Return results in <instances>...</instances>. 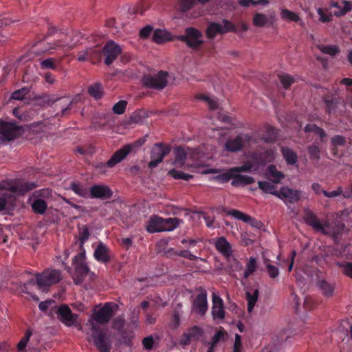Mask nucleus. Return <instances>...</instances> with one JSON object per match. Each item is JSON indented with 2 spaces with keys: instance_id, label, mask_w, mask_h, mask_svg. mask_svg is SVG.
<instances>
[{
  "instance_id": "f257e3e1",
  "label": "nucleus",
  "mask_w": 352,
  "mask_h": 352,
  "mask_svg": "<svg viewBox=\"0 0 352 352\" xmlns=\"http://www.w3.org/2000/svg\"><path fill=\"white\" fill-rule=\"evenodd\" d=\"M36 186L34 182L6 180L0 182V211L5 208L7 202L13 195L23 194Z\"/></svg>"
},
{
  "instance_id": "f03ea898",
  "label": "nucleus",
  "mask_w": 352,
  "mask_h": 352,
  "mask_svg": "<svg viewBox=\"0 0 352 352\" xmlns=\"http://www.w3.org/2000/svg\"><path fill=\"white\" fill-rule=\"evenodd\" d=\"M183 221L175 217L164 219L152 215L146 223V230L149 233L170 232L176 229Z\"/></svg>"
},
{
  "instance_id": "7ed1b4c3",
  "label": "nucleus",
  "mask_w": 352,
  "mask_h": 352,
  "mask_svg": "<svg viewBox=\"0 0 352 352\" xmlns=\"http://www.w3.org/2000/svg\"><path fill=\"white\" fill-rule=\"evenodd\" d=\"M304 219L306 223L311 226L316 231L336 238L344 228V225H331L329 222L322 223L311 210H305Z\"/></svg>"
},
{
  "instance_id": "20e7f679",
  "label": "nucleus",
  "mask_w": 352,
  "mask_h": 352,
  "mask_svg": "<svg viewBox=\"0 0 352 352\" xmlns=\"http://www.w3.org/2000/svg\"><path fill=\"white\" fill-rule=\"evenodd\" d=\"M51 199L52 190L45 188L35 191L30 197L29 201L35 213L43 214L45 212L47 203Z\"/></svg>"
},
{
  "instance_id": "39448f33",
  "label": "nucleus",
  "mask_w": 352,
  "mask_h": 352,
  "mask_svg": "<svg viewBox=\"0 0 352 352\" xmlns=\"http://www.w3.org/2000/svg\"><path fill=\"white\" fill-rule=\"evenodd\" d=\"M61 279V272L54 269H47L36 274L38 288L42 292H47L52 285L58 283Z\"/></svg>"
},
{
  "instance_id": "423d86ee",
  "label": "nucleus",
  "mask_w": 352,
  "mask_h": 352,
  "mask_svg": "<svg viewBox=\"0 0 352 352\" xmlns=\"http://www.w3.org/2000/svg\"><path fill=\"white\" fill-rule=\"evenodd\" d=\"M73 265L74 267V271L71 272L70 268H69V272L74 283L76 284H80L84 280L85 277L89 272V268L85 263V250L74 256L73 258Z\"/></svg>"
},
{
  "instance_id": "0eeeda50",
  "label": "nucleus",
  "mask_w": 352,
  "mask_h": 352,
  "mask_svg": "<svg viewBox=\"0 0 352 352\" xmlns=\"http://www.w3.org/2000/svg\"><path fill=\"white\" fill-rule=\"evenodd\" d=\"M179 39L192 50L199 49L204 43L202 33L191 27L186 29L184 34L180 36Z\"/></svg>"
},
{
  "instance_id": "6e6552de",
  "label": "nucleus",
  "mask_w": 352,
  "mask_h": 352,
  "mask_svg": "<svg viewBox=\"0 0 352 352\" xmlns=\"http://www.w3.org/2000/svg\"><path fill=\"white\" fill-rule=\"evenodd\" d=\"M235 30V26L229 21L223 19L221 23H209L206 30L208 38L213 39L218 34H223Z\"/></svg>"
},
{
  "instance_id": "1a4fd4ad",
  "label": "nucleus",
  "mask_w": 352,
  "mask_h": 352,
  "mask_svg": "<svg viewBox=\"0 0 352 352\" xmlns=\"http://www.w3.org/2000/svg\"><path fill=\"white\" fill-rule=\"evenodd\" d=\"M21 126L13 122H7L0 120V141H10L23 133Z\"/></svg>"
},
{
  "instance_id": "9d476101",
  "label": "nucleus",
  "mask_w": 352,
  "mask_h": 352,
  "mask_svg": "<svg viewBox=\"0 0 352 352\" xmlns=\"http://www.w3.org/2000/svg\"><path fill=\"white\" fill-rule=\"evenodd\" d=\"M168 72L160 71L155 75H146L142 78L143 85L148 88L155 89H164L168 83Z\"/></svg>"
},
{
  "instance_id": "9b49d317",
  "label": "nucleus",
  "mask_w": 352,
  "mask_h": 352,
  "mask_svg": "<svg viewBox=\"0 0 352 352\" xmlns=\"http://www.w3.org/2000/svg\"><path fill=\"white\" fill-rule=\"evenodd\" d=\"M111 312V307L109 304L95 309L93 316L88 321V323L91 325V331H96V329H97L96 322L100 324L107 322L112 316Z\"/></svg>"
},
{
  "instance_id": "f8f14e48",
  "label": "nucleus",
  "mask_w": 352,
  "mask_h": 352,
  "mask_svg": "<svg viewBox=\"0 0 352 352\" xmlns=\"http://www.w3.org/2000/svg\"><path fill=\"white\" fill-rule=\"evenodd\" d=\"M91 338L94 344L101 352L110 351L111 341L104 332L96 329V331H92Z\"/></svg>"
},
{
  "instance_id": "ddd939ff",
  "label": "nucleus",
  "mask_w": 352,
  "mask_h": 352,
  "mask_svg": "<svg viewBox=\"0 0 352 352\" xmlns=\"http://www.w3.org/2000/svg\"><path fill=\"white\" fill-rule=\"evenodd\" d=\"M275 196L285 203H295L300 200L301 191L283 186L275 193Z\"/></svg>"
},
{
  "instance_id": "4468645a",
  "label": "nucleus",
  "mask_w": 352,
  "mask_h": 352,
  "mask_svg": "<svg viewBox=\"0 0 352 352\" xmlns=\"http://www.w3.org/2000/svg\"><path fill=\"white\" fill-rule=\"evenodd\" d=\"M250 140L251 138L248 135L241 134L228 140L226 142L225 148L228 151L236 152L245 146Z\"/></svg>"
},
{
  "instance_id": "2eb2a0df",
  "label": "nucleus",
  "mask_w": 352,
  "mask_h": 352,
  "mask_svg": "<svg viewBox=\"0 0 352 352\" xmlns=\"http://www.w3.org/2000/svg\"><path fill=\"white\" fill-rule=\"evenodd\" d=\"M170 150L168 147L162 144H155L152 148L151 161L148 166L151 168L156 167L162 162L164 157L169 153Z\"/></svg>"
},
{
  "instance_id": "dca6fc26",
  "label": "nucleus",
  "mask_w": 352,
  "mask_h": 352,
  "mask_svg": "<svg viewBox=\"0 0 352 352\" xmlns=\"http://www.w3.org/2000/svg\"><path fill=\"white\" fill-rule=\"evenodd\" d=\"M122 52L120 47L112 41H108L103 47V53L105 56L104 63L109 65Z\"/></svg>"
},
{
  "instance_id": "f3484780",
  "label": "nucleus",
  "mask_w": 352,
  "mask_h": 352,
  "mask_svg": "<svg viewBox=\"0 0 352 352\" xmlns=\"http://www.w3.org/2000/svg\"><path fill=\"white\" fill-rule=\"evenodd\" d=\"M192 310L197 314L203 316L208 310L207 292L201 290L195 298Z\"/></svg>"
},
{
  "instance_id": "a211bd4d",
  "label": "nucleus",
  "mask_w": 352,
  "mask_h": 352,
  "mask_svg": "<svg viewBox=\"0 0 352 352\" xmlns=\"http://www.w3.org/2000/svg\"><path fill=\"white\" fill-rule=\"evenodd\" d=\"M213 245H214L217 252L221 254L225 258L234 254V250L232 245L223 236L216 238L213 239Z\"/></svg>"
},
{
  "instance_id": "6ab92c4d",
  "label": "nucleus",
  "mask_w": 352,
  "mask_h": 352,
  "mask_svg": "<svg viewBox=\"0 0 352 352\" xmlns=\"http://www.w3.org/2000/svg\"><path fill=\"white\" fill-rule=\"evenodd\" d=\"M59 319L67 326L71 327L76 324L78 315L72 313L67 305H61L57 310Z\"/></svg>"
},
{
  "instance_id": "aec40b11",
  "label": "nucleus",
  "mask_w": 352,
  "mask_h": 352,
  "mask_svg": "<svg viewBox=\"0 0 352 352\" xmlns=\"http://www.w3.org/2000/svg\"><path fill=\"white\" fill-rule=\"evenodd\" d=\"M212 315L213 319L223 320L225 318V311L223 300L215 292L212 294Z\"/></svg>"
},
{
  "instance_id": "412c9836",
  "label": "nucleus",
  "mask_w": 352,
  "mask_h": 352,
  "mask_svg": "<svg viewBox=\"0 0 352 352\" xmlns=\"http://www.w3.org/2000/svg\"><path fill=\"white\" fill-rule=\"evenodd\" d=\"M251 168H252V165L249 164L243 165L240 167L232 168H230V169L226 170V172H224L221 174L217 175L214 177V179L217 180L219 182H227L229 180H230L231 179H233L234 175L235 173L250 171Z\"/></svg>"
},
{
  "instance_id": "4be33fe9",
  "label": "nucleus",
  "mask_w": 352,
  "mask_h": 352,
  "mask_svg": "<svg viewBox=\"0 0 352 352\" xmlns=\"http://www.w3.org/2000/svg\"><path fill=\"white\" fill-rule=\"evenodd\" d=\"M330 9H335L333 14L336 16L345 15L352 9L351 2L346 0H342L340 2H331L329 5Z\"/></svg>"
},
{
  "instance_id": "5701e85b",
  "label": "nucleus",
  "mask_w": 352,
  "mask_h": 352,
  "mask_svg": "<svg viewBox=\"0 0 352 352\" xmlns=\"http://www.w3.org/2000/svg\"><path fill=\"white\" fill-rule=\"evenodd\" d=\"M112 195V191L104 185H94L89 190V196L93 198L107 199Z\"/></svg>"
},
{
  "instance_id": "b1692460",
  "label": "nucleus",
  "mask_w": 352,
  "mask_h": 352,
  "mask_svg": "<svg viewBox=\"0 0 352 352\" xmlns=\"http://www.w3.org/2000/svg\"><path fill=\"white\" fill-rule=\"evenodd\" d=\"M132 147L130 145H126L117 151L107 162L109 167H113L115 165L123 160L126 155L131 151Z\"/></svg>"
},
{
  "instance_id": "393cba45",
  "label": "nucleus",
  "mask_w": 352,
  "mask_h": 352,
  "mask_svg": "<svg viewBox=\"0 0 352 352\" xmlns=\"http://www.w3.org/2000/svg\"><path fill=\"white\" fill-rule=\"evenodd\" d=\"M201 334V329L196 326L192 327L185 331L180 339L182 345L189 344L192 340L198 338Z\"/></svg>"
},
{
  "instance_id": "a878e982",
  "label": "nucleus",
  "mask_w": 352,
  "mask_h": 352,
  "mask_svg": "<svg viewBox=\"0 0 352 352\" xmlns=\"http://www.w3.org/2000/svg\"><path fill=\"white\" fill-rule=\"evenodd\" d=\"M274 21V16L268 17L266 14L261 12L254 14L252 19L253 25L258 28L272 25H273Z\"/></svg>"
},
{
  "instance_id": "bb28decb",
  "label": "nucleus",
  "mask_w": 352,
  "mask_h": 352,
  "mask_svg": "<svg viewBox=\"0 0 352 352\" xmlns=\"http://www.w3.org/2000/svg\"><path fill=\"white\" fill-rule=\"evenodd\" d=\"M280 16L283 20L286 21L287 22L293 21L296 23H299L300 25L302 26L304 25L305 24L304 22L300 19V17L298 15V14L288 9H281Z\"/></svg>"
},
{
  "instance_id": "cd10ccee",
  "label": "nucleus",
  "mask_w": 352,
  "mask_h": 352,
  "mask_svg": "<svg viewBox=\"0 0 352 352\" xmlns=\"http://www.w3.org/2000/svg\"><path fill=\"white\" fill-rule=\"evenodd\" d=\"M96 259L101 263H107L109 261V250L103 244H100L94 251Z\"/></svg>"
},
{
  "instance_id": "c85d7f7f",
  "label": "nucleus",
  "mask_w": 352,
  "mask_h": 352,
  "mask_svg": "<svg viewBox=\"0 0 352 352\" xmlns=\"http://www.w3.org/2000/svg\"><path fill=\"white\" fill-rule=\"evenodd\" d=\"M75 45L67 42V41H58L54 43H50V46L42 50V52H51L55 50H69L74 47Z\"/></svg>"
},
{
  "instance_id": "c756f323",
  "label": "nucleus",
  "mask_w": 352,
  "mask_h": 352,
  "mask_svg": "<svg viewBox=\"0 0 352 352\" xmlns=\"http://www.w3.org/2000/svg\"><path fill=\"white\" fill-rule=\"evenodd\" d=\"M254 182L253 177L248 175H240L239 173L234 175L231 184L232 186H246Z\"/></svg>"
},
{
  "instance_id": "7c9ffc66",
  "label": "nucleus",
  "mask_w": 352,
  "mask_h": 352,
  "mask_svg": "<svg viewBox=\"0 0 352 352\" xmlns=\"http://www.w3.org/2000/svg\"><path fill=\"white\" fill-rule=\"evenodd\" d=\"M228 263V266L230 272L233 276H235L236 272H241L243 269V266L241 263L236 258L234 254L225 258Z\"/></svg>"
},
{
  "instance_id": "2f4dec72",
  "label": "nucleus",
  "mask_w": 352,
  "mask_h": 352,
  "mask_svg": "<svg viewBox=\"0 0 352 352\" xmlns=\"http://www.w3.org/2000/svg\"><path fill=\"white\" fill-rule=\"evenodd\" d=\"M246 295L248 299V311L250 314L253 311L256 302L258 300V290L254 289L252 293L250 292H247Z\"/></svg>"
},
{
  "instance_id": "473e14b6",
  "label": "nucleus",
  "mask_w": 352,
  "mask_h": 352,
  "mask_svg": "<svg viewBox=\"0 0 352 352\" xmlns=\"http://www.w3.org/2000/svg\"><path fill=\"white\" fill-rule=\"evenodd\" d=\"M153 40L157 43H163L170 40V34L166 31L157 30L153 35Z\"/></svg>"
},
{
  "instance_id": "72a5a7b5",
  "label": "nucleus",
  "mask_w": 352,
  "mask_h": 352,
  "mask_svg": "<svg viewBox=\"0 0 352 352\" xmlns=\"http://www.w3.org/2000/svg\"><path fill=\"white\" fill-rule=\"evenodd\" d=\"M283 155L289 164H294L297 161V155L292 149L283 147L282 148Z\"/></svg>"
},
{
  "instance_id": "f704fd0d",
  "label": "nucleus",
  "mask_w": 352,
  "mask_h": 352,
  "mask_svg": "<svg viewBox=\"0 0 352 352\" xmlns=\"http://www.w3.org/2000/svg\"><path fill=\"white\" fill-rule=\"evenodd\" d=\"M71 189L78 195L87 198L89 197V190L84 186L78 184L73 183L71 185Z\"/></svg>"
},
{
  "instance_id": "c9c22d12",
  "label": "nucleus",
  "mask_w": 352,
  "mask_h": 352,
  "mask_svg": "<svg viewBox=\"0 0 352 352\" xmlns=\"http://www.w3.org/2000/svg\"><path fill=\"white\" fill-rule=\"evenodd\" d=\"M256 269V259L254 257H250L247 263L245 270L243 272V278H248Z\"/></svg>"
},
{
  "instance_id": "e433bc0d",
  "label": "nucleus",
  "mask_w": 352,
  "mask_h": 352,
  "mask_svg": "<svg viewBox=\"0 0 352 352\" xmlns=\"http://www.w3.org/2000/svg\"><path fill=\"white\" fill-rule=\"evenodd\" d=\"M258 185L259 188L264 192L270 193L275 196V193H277L278 192V190H276L274 182L272 183L270 182H258Z\"/></svg>"
},
{
  "instance_id": "4c0bfd02",
  "label": "nucleus",
  "mask_w": 352,
  "mask_h": 352,
  "mask_svg": "<svg viewBox=\"0 0 352 352\" xmlns=\"http://www.w3.org/2000/svg\"><path fill=\"white\" fill-rule=\"evenodd\" d=\"M88 92L96 99L100 98L103 94L102 85L99 83H94L89 87Z\"/></svg>"
},
{
  "instance_id": "58836bf2",
  "label": "nucleus",
  "mask_w": 352,
  "mask_h": 352,
  "mask_svg": "<svg viewBox=\"0 0 352 352\" xmlns=\"http://www.w3.org/2000/svg\"><path fill=\"white\" fill-rule=\"evenodd\" d=\"M268 171L270 177L273 179L274 183H279L280 180L284 177L283 173L280 171H278L276 167L273 165H271L268 167Z\"/></svg>"
},
{
  "instance_id": "ea45409f",
  "label": "nucleus",
  "mask_w": 352,
  "mask_h": 352,
  "mask_svg": "<svg viewBox=\"0 0 352 352\" xmlns=\"http://www.w3.org/2000/svg\"><path fill=\"white\" fill-rule=\"evenodd\" d=\"M317 13L319 15V21L322 23H327L333 20V12L329 13L327 10L318 8L317 9Z\"/></svg>"
},
{
  "instance_id": "a19ab883",
  "label": "nucleus",
  "mask_w": 352,
  "mask_h": 352,
  "mask_svg": "<svg viewBox=\"0 0 352 352\" xmlns=\"http://www.w3.org/2000/svg\"><path fill=\"white\" fill-rule=\"evenodd\" d=\"M168 175H170L172 177L175 179H183L185 181H188L191 178H192V175L184 173L182 171L177 170L175 169H173L168 171Z\"/></svg>"
},
{
  "instance_id": "79ce46f5",
  "label": "nucleus",
  "mask_w": 352,
  "mask_h": 352,
  "mask_svg": "<svg viewBox=\"0 0 352 352\" xmlns=\"http://www.w3.org/2000/svg\"><path fill=\"white\" fill-rule=\"evenodd\" d=\"M195 3V0H179V9L181 12H186L193 8Z\"/></svg>"
},
{
  "instance_id": "37998d69",
  "label": "nucleus",
  "mask_w": 352,
  "mask_h": 352,
  "mask_svg": "<svg viewBox=\"0 0 352 352\" xmlns=\"http://www.w3.org/2000/svg\"><path fill=\"white\" fill-rule=\"evenodd\" d=\"M278 79L285 89H288L294 82V78L287 74H280Z\"/></svg>"
},
{
  "instance_id": "c03bdc74",
  "label": "nucleus",
  "mask_w": 352,
  "mask_h": 352,
  "mask_svg": "<svg viewBox=\"0 0 352 352\" xmlns=\"http://www.w3.org/2000/svg\"><path fill=\"white\" fill-rule=\"evenodd\" d=\"M318 49L323 54L335 56L339 53V48L336 45H319Z\"/></svg>"
},
{
  "instance_id": "a18cd8bd",
  "label": "nucleus",
  "mask_w": 352,
  "mask_h": 352,
  "mask_svg": "<svg viewBox=\"0 0 352 352\" xmlns=\"http://www.w3.org/2000/svg\"><path fill=\"white\" fill-rule=\"evenodd\" d=\"M320 287L324 295H325L326 296H332L334 291V287L332 285L325 281H321L320 283Z\"/></svg>"
},
{
  "instance_id": "49530a36",
  "label": "nucleus",
  "mask_w": 352,
  "mask_h": 352,
  "mask_svg": "<svg viewBox=\"0 0 352 352\" xmlns=\"http://www.w3.org/2000/svg\"><path fill=\"white\" fill-rule=\"evenodd\" d=\"M28 89L24 87L14 91L12 94L11 98L15 100H22L25 98V96L28 94Z\"/></svg>"
},
{
  "instance_id": "de8ad7c7",
  "label": "nucleus",
  "mask_w": 352,
  "mask_h": 352,
  "mask_svg": "<svg viewBox=\"0 0 352 352\" xmlns=\"http://www.w3.org/2000/svg\"><path fill=\"white\" fill-rule=\"evenodd\" d=\"M186 158V153L184 148L178 147L175 149V165L181 164L182 162Z\"/></svg>"
},
{
  "instance_id": "09e8293b",
  "label": "nucleus",
  "mask_w": 352,
  "mask_h": 352,
  "mask_svg": "<svg viewBox=\"0 0 352 352\" xmlns=\"http://www.w3.org/2000/svg\"><path fill=\"white\" fill-rule=\"evenodd\" d=\"M40 65L43 69H56L55 60L52 58H47V59L41 60L40 62Z\"/></svg>"
},
{
  "instance_id": "8fccbe9b",
  "label": "nucleus",
  "mask_w": 352,
  "mask_h": 352,
  "mask_svg": "<svg viewBox=\"0 0 352 352\" xmlns=\"http://www.w3.org/2000/svg\"><path fill=\"white\" fill-rule=\"evenodd\" d=\"M180 313L178 311H175L172 317V320L169 326L173 329H176L180 324Z\"/></svg>"
},
{
  "instance_id": "3c124183",
  "label": "nucleus",
  "mask_w": 352,
  "mask_h": 352,
  "mask_svg": "<svg viewBox=\"0 0 352 352\" xmlns=\"http://www.w3.org/2000/svg\"><path fill=\"white\" fill-rule=\"evenodd\" d=\"M31 336H32L31 331L28 330L25 332V336L22 338V339L18 343L17 348L19 351H22L25 349Z\"/></svg>"
},
{
  "instance_id": "603ef678",
  "label": "nucleus",
  "mask_w": 352,
  "mask_h": 352,
  "mask_svg": "<svg viewBox=\"0 0 352 352\" xmlns=\"http://www.w3.org/2000/svg\"><path fill=\"white\" fill-rule=\"evenodd\" d=\"M126 107V102L124 100H120L114 104L113 107V111L116 114H122L124 112Z\"/></svg>"
},
{
  "instance_id": "864d4df0",
  "label": "nucleus",
  "mask_w": 352,
  "mask_h": 352,
  "mask_svg": "<svg viewBox=\"0 0 352 352\" xmlns=\"http://www.w3.org/2000/svg\"><path fill=\"white\" fill-rule=\"evenodd\" d=\"M227 214L236 219L241 220L243 221H245L246 219L248 214L242 212L240 210H231L228 211Z\"/></svg>"
},
{
  "instance_id": "5fc2aeb1",
  "label": "nucleus",
  "mask_w": 352,
  "mask_h": 352,
  "mask_svg": "<svg viewBox=\"0 0 352 352\" xmlns=\"http://www.w3.org/2000/svg\"><path fill=\"white\" fill-rule=\"evenodd\" d=\"M338 265L344 268L343 272L345 275L352 278V263H338Z\"/></svg>"
},
{
  "instance_id": "6e6d98bb",
  "label": "nucleus",
  "mask_w": 352,
  "mask_h": 352,
  "mask_svg": "<svg viewBox=\"0 0 352 352\" xmlns=\"http://www.w3.org/2000/svg\"><path fill=\"white\" fill-rule=\"evenodd\" d=\"M245 223L250 224L251 226L256 228H261L263 226L262 223L260 221H258L250 215H248L246 219L244 221Z\"/></svg>"
},
{
  "instance_id": "4d7b16f0",
  "label": "nucleus",
  "mask_w": 352,
  "mask_h": 352,
  "mask_svg": "<svg viewBox=\"0 0 352 352\" xmlns=\"http://www.w3.org/2000/svg\"><path fill=\"white\" fill-rule=\"evenodd\" d=\"M266 267H267V273L271 278H275L278 276L279 270L276 266L268 264L266 265Z\"/></svg>"
},
{
  "instance_id": "13d9d810",
  "label": "nucleus",
  "mask_w": 352,
  "mask_h": 352,
  "mask_svg": "<svg viewBox=\"0 0 352 352\" xmlns=\"http://www.w3.org/2000/svg\"><path fill=\"white\" fill-rule=\"evenodd\" d=\"M92 52L93 50L91 48H87L80 52L77 58L78 60L80 62L86 61L87 60L88 56L90 55L91 52Z\"/></svg>"
},
{
  "instance_id": "bf43d9fd",
  "label": "nucleus",
  "mask_w": 352,
  "mask_h": 352,
  "mask_svg": "<svg viewBox=\"0 0 352 352\" xmlns=\"http://www.w3.org/2000/svg\"><path fill=\"white\" fill-rule=\"evenodd\" d=\"M154 340L152 336L145 338L142 340V344L146 349L150 350L153 348Z\"/></svg>"
},
{
  "instance_id": "052dcab7",
  "label": "nucleus",
  "mask_w": 352,
  "mask_h": 352,
  "mask_svg": "<svg viewBox=\"0 0 352 352\" xmlns=\"http://www.w3.org/2000/svg\"><path fill=\"white\" fill-rule=\"evenodd\" d=\"M177 255L178 256H182V257H184V258H187L190 260H195L197 258V256H194L193 254H192L190 252H188V250H182V251H180L177 253H176Z\"/></svg>"
},
{
  "instance_id": "680f3d73",
  "label": "nucleus",
  "mask_w": 352,
  "mask_h": 352,
  "mask_svg": "<svg viewBox=\"0 0 352 352\" xmlns=\"http://www.w3.org/2000/svg\"><path fill=\"white\" fill-rule=\"evenodd\" d=\"M197 172L201 174H210V173L215 174V173H221V170L219 169L209 168H206V167L203 166L202 169L199 170Z\"/></svg>"
},
{
  "instance_id": "e2e57ef3",
  "label": "nucleus",
  "mask_w": 352,
  "mask_h": 352,
  "mask_svg": "<svg viewBox=\"0 0 352 352\" xmlns=\"http://www.w3.org/2000/svg\"><path fill=\"white\" fill-rule=\"evenodd\" d=\"M322 193L324 195L327 197H336L341 195L342 190L340 188H338L337 190L331 191V192H327L326 190L322 191Z\"/></svg>"
},
{
  "instance_id": "0e129e2a",
  "label": "nucleus",
  "mask_w": 352,
  "mask_h": 352,
  "mask_svg": "<svg viewBox=\"0 0 352 352\" xmlns=\"http://www.w3.org/2000/svg\"><path fill=\"white\" fill-rule=\"evenodd\" d=\"M151 32L152 27L146 26L140 30V35L142 38H146L151 34Z\"/></svg>"
},
{
  "instance_id": "69168bd1",
  "label": "nucleus",
  "mask_w": 352,
  "mask_h": 352,
  "mask_svg": "<svg viewBox=\"0 0 352 352\" xmlns=\"http://www.w3.org/2000/svg\"><path fill=\"white\" fill-rule=\"evenodd\" d=\"M241 347V338L239 335L236 334L235 336L233 352H240Z\"/></svg>"
},
{
  "instance_id": "338daca9",
  "label": "nucleus",
  "mask_w": 352,
  "mask_h": 352,
  "mask_svg": "<svg viewBox=\"0 0 352 352\" xmlns=\"http://www.w3.org/2000/svg\"><path fill=\"white\" fill-rule=\"evenodd\" d=\"M332 144L334 146L342 145L345 143V139L342 136L337 135L332 138Z\"/></svg>"
},
{
  "instance_id": "774afa93",
  "label": "nucleus",
  "mask_w": 352,
  "mask_h": 352,
  "mask_svg": "<svg viewBox=\"0 0 352 352\" xmlns=\"http://www.w3.org/2000/svg\"><path fill=\"white\" fill-rule=\"evenodd\" d=\"M225 336V332L223 330L218 331L212 337L213 344L217 343L220 340L223 339Z\"/></svg>"
}]
</instances>
